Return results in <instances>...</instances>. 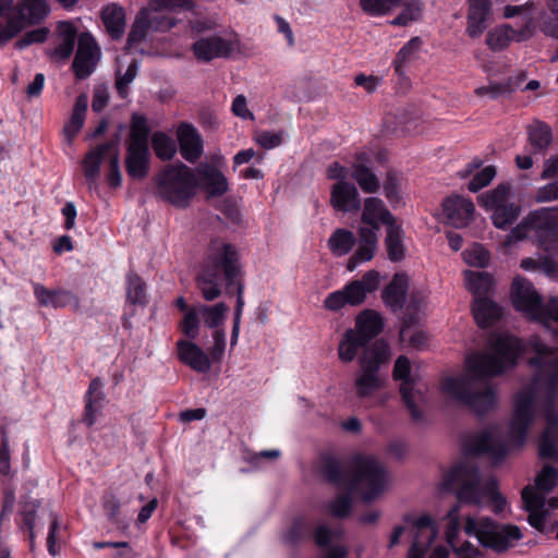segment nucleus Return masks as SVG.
I'll return each instance as SVG.
<instances>
[{
    "instance_id": "obj_52",
    "label": "nucleus",
    "mask_w": 558,
    "mask_h": 558,
    "mask_svg": "<svg viewBox=\"0 0 558 558\" xmlns=\"http://www.w3.org/2000/svg\"><path fill=\"white\" fill-rule=\"evenodd\" d=\"M534 483L538 490L536 494H542L545 497V494L550 493L558 483V470L549 464L544 465Z\"/></svg>"
},
{
    "instance_id": "obj_27",
    "label": "nucleus",
    "mask_w": 558,
    "mask_h": 558,
    "mask_svg": "<svg viewBox=\"0 0 558 558\" xmlns=\"http://www.w3.org/2000/svg\"><path fill=\"white\" fill-rule=\"evenodd\" d=\"M102 386L104 384L99 378H94L85 395V411L82 420L87 426H92L95 423L97 415L104 407L105 393Z\"/></svg>"
},
{
    "instance_id": "obj_32",
    "label": "nucleus",
    "mask_w": 558,
    "mask_h": 558,
    "mask_svg": "<svg viewBox=\"0 0 558 558\" xmlns=\"http://www.w3.org/2000/svg\"><path fill=\"white\" fill-rule=\"evenodd\" d=\"M101 20L112 39L122 37L125 28V13L122 7L117 4L107 5L101 11Z\"/></svg>"
},
{
    "instance_id": "obj_50",
    "label": "nucleus",
    "mask_w": 558,
    "mask_h": 558,
    "mask_svg": "<svg viewBox=\"0 0 558 558\" xmlns=\"http://www.w3.org/2000/svg\"><path fill=\"white\" fill-rule=\"evenodd\" d=\"M421 44V39L414 37L399 50L393 60L395 71L399 76L404 75V65L415 57L416 52L420 50Z\"/></svg>"
},
{
    "instance_id": "obj_54",
    "label": "nucleus",
    "mask_w": 558,
    "mask_h": 558,
    "mask_svg": "<svg viewBox=\"0 0 558 558\" xmlns=\"http://www.w3.org/2000/svg\"><path fill=\"white\" fill-rule=\"evenodd\" d=\"M312 534V524L302 518L293 521L291 527L286 534V542L289 544H296L300 541L307 538Z\"/></svg>"
},
{
    "instance_id": "obj_30",
    "label": "nucleus",
    "mask_w": 558,
    "mask_h": 558,
    "mask_svg": "<svg viewBox=\"0 0 558 558\" xmlns=\"http://www.w3.org/2000/svg\"><path fill=\"white\" fill-rule=\"evenodd\" d=\"M472 452L488 454L495 463H498L507 456L508 446L504 440L495 438L492 434L483 433L475 438Z\"/></svg>"
},
{
    "instance_id": "obj_64",
    "label": "nucleus",
    "mask_w": 558,
    "mask_h": 558,
    "mask_svg": "<svg viewBox=\"0 0 558 558\" xmlns=\"http://www.w3.org/2000/svg\"><path fill=\"white\" fill-rule=\"evenodd\" d=\"M535 199L537 203L553 202L558 199V179L539 187Z\"/></svg>"
},
{
    "instance_id": "obj_1",
    "label": "nucleus",
    "mask_w": 558,
    "mask_h": 558,
    "mask_svg": "<svg viewBox=\"0 0 558 558\" xmlns=\"http://www.w3.org/2000/svg\"><path fill=\"white\" fill-rule=\"evenodd\" d=\"M535 356L529 364L536 368L530 388L517 393L514 411L510 421L508 438L512 445L523 446L527 430L534 421V408L537 404L539 412L547 422L538 442V454L542 459H551L558 462V448L556 446L558 429V353L534 340L532 343Z\"/></svg>"
},
{
    "instance_id": "obj_7",
    "label": "nucleus",
    "mask_w": 558,
    "mask_h": 558,
    "mask_svg": "<svg viewBox=\"0 0 558 558\" xmlns=\"http://www.w3.org/2000/svg\"><path fill=\"white\" fill-rule=\"evenodd\" d=\"M390 347L385 340H377L374 347L365 350L359 357V371L353 383L355 397L369 400L375 397L386 384V377L380 368L390 360Z\"/></svg>"
},
{
    "instance_id": "obj_13",
    "label": "nucleus",
    "mask_w": 558,
    "mask_h": 558,
    "mask_svg": "<svg viewBox=\"0 0 558 558\" xmlns=\"http://www.w3.org/2000/svg\"><path fill=\"white\" fill-rule=\"evenodd\" d=\"M410 373L411 363L409 359L404 355L399 356L395 363L392 376L396 380H402L400 384L402 401L409 410L412 421L420 423L424 420L421 405L426 402V396L424 390L416 386Z\"/></svg>"
},
{
    "instance_id": "obj_16",
    "label": "nucleus",
    "mask_w": 558,
    "mask_h": 558,
    "mask_svg": "<svg viewBox=\"0 0 558 558\" xmlns=\"http://www.w3.org/2000/svg\"><path fill=\"white\" fill-rule=\"evenodd\" d=\"M233 50V44L220 36L202 37L192 45L195 58L202 62H209L217 58H229Z\"/></svg>"
},
{
    "instance_id": "obj_25",
    "label": "nucleus",
    "mask_w": 558,
    "mask_h": 558,
    "mask_svg": "<svg viewBox=\"0 0 558 558\" xmlns=\"http://www.w3.org/2000/svg\"><path fill=\"white\" fill-rule=\"evenodd\" d=\"M14 10L17 15L12 19L20 20L23 27L39 24L50 12L47 0H20Z\"/></svg>"
},
{
    "instance_id": "obj_31",
    "label": "nucleus",
    "mask_w": 558,
    "mask_h": 558,
    "mask_svg": "<svg viewBox=\"0 0 558 558\" xmlns=\"http://www.w3.org/2000/svg\"><path fill=\"white\" fill-rule=\"evenodd\" d=\"M472 313L477 325L481 328H486L500 318L501 308L497 303L487 298H475Z\"/></svg>"
},
{
    "instance_id": "obj_9",
    "label": "nucleus",
    "mask_w": 558,
    "mask_h": 558,
    "mask_svg": "<svg viewBox=\"0 0 558 558\" xmlns=\"http://www.w3.org/2000/svg\"><path fill=\"white\" fill-rule=\"evenodd\" d=\"M511 300L517 311L531 318L543 322L548 327L556 324L555 331L558 333V298H553L545 304L531 281L515 277L511 286Z\"/></svg>"
},
{
    "instance_id": "obj_39",
    "label": "nucleus",
    "mask_w": 558,
    "mask_h": 558,
    "mask_svg": "<svg viewBox=\"0 0 558 558\" xmlns=\"http://www.w3.org/2000/svg\"><path fill=\"white\" fill-rule=\"evenodd\" d=\"M392 5L403 7L402 12L391 22L392 25L407 26L422 15V0H391Z\"/></svg>"
},
{
    "instance_id": "obj_3",
    "label": "nucleus",
    "mask_w": 558,
    "mask_h": 558,
    "mask_svg": "<svg viewBox=\"0 0 558 558\" xmlns=\"http://www.w3.org/2000/svg\"><path fill=\"white\" fill-rule=\"evenodd\" d=\"M322 474L328 483L337 487L352 490L357 485H363L365 492L362 499L365 502L378 497L387 484L386 469L373 456L356 454L347 463L333 457H325L322 461Z\"/></svg>"
},
{
    "instance_id": "obj_63",
    "label": "nucleus",
    "mask_w": 558,
    "mask_h": 558,
    "mask_svg": "<svg viewBox=\"0 0 558 558\" xmlns=\"http://www.w3.org/2000/svg\"><path fill=\"white\" fill-rule=\"evenodd\" d=\"M23 29V24L20 20L9 19L4 26L0 28V47L7 45Z\"/></svg>"
},
{
    "instance_id": "obj_24",
    "label": "nucleus",
    "mask_w": 558,
    "mask_h": 558,
    "mask_svg": "<svg viewBox=\"0 0 558 558\" xmlns=\"http://www.w3.org/2000/svg\"><path fill=\"white\" fill-rule=\"evenodd\" d=\"M521 498L524 509L529 512V523L536 530L543 531L546 519L545 497L536 494L534 487L527 485L522 489Z\"/></svg>"
},
{
    "instance_id": "obj_46",
    "label": "nucleus",
    "mask_w": 558,
    "mask_h": 558,
    "mask_svg": "<svg viewBox=\"0 0 558 558\" xmlns=\"http://www.w3.org/2000/svg\"><path fill=\"white\" fill-rule=\"evenodd\" d=\"M402 177L395 170H389L384 182L386 198L393 208L402 206L403 199L400 193Z\"/></svg>"
},
{
    "instance_id": "obj_33",
    "label": "nucleus",
    "mask_w": 558,
    "mask_h": 558,
    "mask_svg": "<svg viewBox=\"0 0 558 558\" xmlns=\"http://www.w3.org/2000/svg\"><path fill=\"white\" fill-rule=\"evenodd\" d=\"M529 144L531 153L544 155L553 142V133L549 125L535 121L527 126Z\"/></svg>"
},
{
    "instance_id": "obj_59",
    "label": "nucleus",
    "mask_w": 558,
    "mask_h": 558,
    "mask_svg": "<svg viewBox=\"0 0 558 558\" xmlns=\"http://www.w3.org/2000/svg\"><path fill=\"white\" fill-rule=\"evenodd\" d=\"M49 35L47 27H39L25 33L20 39L14 43L16 49H24L32 44H40L46 41Z\"/></svg>"
},
{
    "instance_id": "obj_18",
    "label": "nucleus",
    "mask_w": 558,
    "mask_h": 558,
    "mask_svg": "<svg viewBox=\"0 0 558 558\" xmlns=\"http://www.w3.org/2000/svg\"><path fill=\"white\" fill-rule=\"evenodd\" d=\"M372 159L367 153H359L350 166L351 178L355 180L364 193L374 194L380 187L379 178L372 167Z\"/></svg>"
},
{
    "instance_id": "obj_44",
    "label": "nucleus",
    "mask_w": 558,
    "mask_h": 558,
    "mask_svg": "<svg viewBox=\"0 0 558 558\" xmlns=\"http://www.w3.org/2000/svg\"><path fill=\"white\" fill-rule=\"evenodd\" d=\"M464 275L468 289L476 295V298H482V295L490 291L494 280L488 272L468 270Z\"/></svg>"
},
{
    "instance_id": "obj_40",
    "label": "nucleus",
    "mask_w": 558,
    "mask_h": 558,
    "mask_svg": "<svg viewBox=\"0 0 558 558\" xmlns=\"http://www.w3.org/2000/svg\"><path fill=\"white\" fill-rule=\"evenodd\" d=\"M126 301L132 305L144 306L147 303L146 283L134 271L126 275Z\"/></svg>"
},
{
    "instance_id": "obj_20",
    "label": "nucleus",
    "mask_w": 558,
    "mask_h": 558,
    "mask_svg": "<svg viewBox=\"0 0 558 558\" xmlns=\"http://www.w3.org/2000/svg\"><path fill=\"white\" fill-rule=\"evenodd\" d=\"M195 173L198 175V186L201 185L209 197L222 196L228 192V180L216 167L208 163L201 165Z\"/></svg>"
},
{
    "instance_id": "obj_29",
    "label": "nucleus",
    "mask_w": 558,
    "mask_h": 558,
    "mask_svg": "<svg viewBox=\"0 0 558 558\" xmlns=\"http://www.w3.org/2000/svg\"><path fill=\"white\" fill-rule=\"evenodd\" d=\"M362 221L368 226H374L375 229H379L378 222L388 226L395 222L396 218L386 208L385 203L380 198L368 197L364 202Z\"/></svg>"
},
{
    "instance_id": "obj_37",
    "label": "nucleus",
    "mask_w": 558,
    "mask_h": 558,
    "mask_svg": "<svg viewBox=\"0 0 558 558\" xmlns=\"http://www.w3.org/2000/svg\"><path fill=\"white\" fill-rule=\"evenodd\" d=\"M150 128L147 118L141 113H133L130 125V141L128 146L148 147Z\"/></svg>"
},
{
    "instance_id": "obj_19",
    "label": "nucleus",
    "mask_w": 558,
    "mask_h": 558,
    "mask_svg": "<svg viewBox=\"0 0 558 558\" xmlns=\"http://www.w3.org/2000/svg\"><path fill=\"white\" fill-rule=\"evenodd\" d=\"M179 360L197 373H207L211 367V360L199 345L190 340L177 342Z\"/></svg>"
},
{
    "instance_id": "obj_45",
    "label": "nucleus",
    "mask_w": 558,
    "mask_h": 558,
    "mask_svg": "<svg viewBox=\"0 0 558 558\" xmlns=\"http://www.w3.org/2000/svg\"><path fill=\"white\" fill-rule=\"evenodd\" d=\"M510 195V185L506 183H501L497 185L493 191L481 194L478 196V203L481 206L493 209L499 206H504L508 204V198Z\"/></svg>"
},
{
    "instance_id": "obj_55",
    "label": "nucleus",
    "mask_w": 558,
    "mask_h": 558,
    "mask_svg": "<svg viewBox=\"0 0 558 558\" xmlns=\"http://www.w3.org/2000/svg\"><path fill=\"white\" fill-rule=\"evenodd\" d=\"M462 255L465 263L473 267L484 268L489 263V253L481 244H473L470 248L465 250Z\"/></svg>"
},
{
    "instance_id": "obj_53",
    "label": "nucleus",
    "mask_w": 558,
    "mask_h": 558,
    "mask_svg": "<svg viewBox=\"0 0 558 558\" xmlns=\"http://www.w3.org/2000/svg\"><path fill=\"white\" fill-rule=\"evenodd\" d=\"M201 317L197 306H192L183 316L180 323V330L186 337L185 340L193 341L199 335Z\"/></svg>"
},
{
    "instance_id": "obj_15",
    "label": "nucleus",
    "mask_w": 558,
    "mask_h": 558,
    "mask_svg": "<svg viewBox=\"0 0 558 558\" xmlns=\"http://www.w3.org/2000/svg\"><path fill=\"white\" fill-rule=\"evenodd\" d=\"M101 50L90 33H82L77 39V50L72 60V71L76 78L84 80L90 76L100 60Z\"/></svg>"
},
{
    "instance_id": "obj_23",
    "label": "nucleus",
    "mask_w": 558,
    "mask_h": 558,
    "mask_svg": "<svg viewBox=\"0 0 558 558\" xmlns=\"http://www.w3.org/2000/svg\"><path fill=\"white\" fill-rule=\"evenodd\" d=\"M178 142L181 156L189 162H195L203 154V142L197 130L189 123L178 129Z\"/></svg>"
},
{
    "instance_id": "obj_61",
    "label": "nucleus",
    "mask_w": 558,
    "mask_h": 558,
    "mask_svg": "<svg viewBox=\"0 0 558 558\" xmlns=\"http://www.w3.org/2000/svg\"><path fill=\"white\" fill-rule=\"evenodd\" d=\"M352 507L351 496L349 494L339 495L328 504L329 512L336 518L349 515Z\"/></svg>"
},
{
    "instance_id": "obj_5",
    "label": "nucleus",
    "mask_w": 558,
    "mask_h": 558,
    "mask_svg": "<svg viewBox=\"0 0 558 558\" xmlns=\"http://www.w3.org/2000/svg\"><path fill=\"white\" fill-rule=\"evenodd\" d=\"M444 486L454 490L459 502L463 504L477 506L488 497L495 513L502 512L507 505L506 499L498 493L497 481L490 478L484 482L478 468L470 461L454 465L444 476Z\"/></svg>"
},
{
    "instance_id": "obj_56",
    "label": "nucleus",
    "mask_w": 558,
    "mask_h": 558,
    "mask_svg": "<svg viewBox=\"0 0 558 558\" xmlns=\"http://www.w3.org/2000/svg\"><path fill=\"white\" fill-rule=\"evenodd\" d=\"M213 344L208 347V355L213 363H220L223 359L227 339L225 329H217L213 331Z\"/></svg>"
},
{
    "instance_id": "obj_34",
    "label": "nucleus",
    "mask_w": 558,
    "mask_h": 558,
    "mask_svg": "<svg viewBox=\"0 0 558 558\" xmlns=\"http://www.w3.org/2000/svg\"><path fill=\"white\" fill-rule=\"evenodd\" d=\"M386 227L387 234L385 245L388 258L393 263L400 262L405 256V247L403 244L404 231L396 221Z\"/></svg>"
},
{
    "instance_id": "obj_51",
    "label": "nucleus",
    "mask_w": 558,
    "mask_h": 558,
    "mask_svg": "<svg viewBox=\"0 0 558 558\" xmlns=\"http://www.w3.org/2000/svg\"><path fill=\"white\" fill-rule=\"evenodd\" d=\"M493 223L498 229H506L514 223L520 214V208L513 204H507L493 208Z\"/></svg>"
},
{
    "instance_id": "obj_17",
    "label": "nucleus",
    "mask_w": 558,
    "mask_h": 558,
    "mask_svg": "<svg viewBox=\"0 0 558 558\" xmlns=\"http://www.w3.org/2000/svg\"><path fill=\"white\" fill-rule=\"evenodd\" d=\"M442 210L450 225L456 228H464L472 220L475 207L471 199L451 195L444 199Z\"/></svg>"
},
{
    "instance_id": "obj_47",
    "label": "nucleus",
    "mask_w": 558,
    "mask_h": 558,
    "mask_svg": "<svg viewBox=\"0 0 558 558\" xmlns=\"http://www.w3.org/2000/svg\"><path fill=\"white\" fill-rule=\"evenodd\" d=\"M513 34L514 28L509 24H504L488 32L486 44L490 49L500 51L508 47V45L512 41L511 37Z\"/></svg>"
},
{
    "instance_id": "obj_62",
    "label": "nucleus",
    "mask_w": 558,
    "mask_h": 558,
    "mask_svg": "<svg viewBox=\"0 0 558 558\" xmlns=\"http://www.w3.org/2000/svg\"><path fill=\"white\" fill-rule=\"evenodd\" d=\"M375 248V246L359 243L357 250L348 260V270L353 271L359 264L371 260L374 256Z\"/></svg>"
},
{
    "instance_id": "obj_10",
    "label": "nucleus",
    "mask_w": 558,
    "mask_h": 558,
    "mask_svg": "<svg viewBox=\"0 0 558 558\" xmlns=\"http://www.w3.org/2000/svg\"><path fill=\"white\" fill-rule=\"evenodd\" d=\"M466 535H475L480 544L496 553H504L522 538V533L517 525L498 524L489 518L477 521L468 517L463 527Z\"/></svg>"
},
{
    "instance_id": "obj_22",
    "label": "nucleus",
    "mask_w": 558,
    "mask_h": 558,
    "mask_svg": "<svg viewBox=\"0 0 558 558\" xmlns=\"http://www.w3.org/2000/svg\"><path fill=\"white\" fill-rule=\"evenodd\" d=\"M466 34L478 38L488 27L490 21V0H469Z\"/></svg>"
},
{
    "instance_id": "obj_35",
    "label": "nucleus",
    "mask_w": 558,
    "mask_h": 558,
    "mask_svg": "<svg viewBox=\"0 0 558 558\" xmlns=\"http://www.w3.org/2000/svg\"><path fill=\"white\" fill-rule=\"evenodd\" d=\"M526 221L537 236H542L558 225V207L535 210L526 217Z\"/></svg>"
},
{
    "instance_id": "obj_21",
    "label": "nucleus",
    "mask_w": 558,
    "mask_h": 558,
    "mask_svg": "<svg viewBox=\"0 0 558 558\" xmlns=\"http://www.w3.org/2000/svg\"><path fill=\"white\" fill-rule=\"evenodd\" d=\"M330 203L339 211L349 213L361 207L360 194L356 186L348 181H339L331 189Z\"/></svg>"
},
{
    "instance_id": "obj_49",
    "label": "nucleus",
    "mask_w": 558,
    "mask_h": 558,
    "mask_svg": "<svg viewBox=\"0 0 558 558\" xmlns=\"http://www.w3.org/2000/svg\"><path fill=\"white\" fill-rule=\"evenodd\" d=\"M149 29H150V27H149L148 13L145 11H142L136 16V19L131 27V31L129 33L128 40H126V48L132 49L136 45L142 43L145 39Z\"/></svg>"
},
{
    "instance_id": "obj_2",
    "label": "nucleus",
    "mask_w": 558,
    "mask_h": 558,
    "mask_svg": "<svg viewBox=\"0 0 558 558\" xmlns=\"http://www.w3.org/2000/svg\"><path fill=\"white\" fill-rule=\"evenodd\" d=\"M523 351L524 344L519 338L498 335L490 343V352H473L466 357L469 374L445 378L441 389L477 415H483L496 404L494 388L487 379L513 366Z\"/></svg>"
},
{
    "instance_id": "obj_6",
    "label": "nucleus",
    "mask_w": 558,
    "mask_h": 558,
    "mask_svg": "<svg viewBox=\"0 0 558 558\" xmlns=\"http://www.w3.org/2000/svg\"><path fill=\"white\" fill-rule=\"evenodd\" d=\"M157 196L177 208H186L196 194L195 171L182 162L166 166L156 175Z\"/></svg>"
},
{
    "instance_id": "obj_43",
    "label": "nucleus",
    "mask_w": 558,
    "mask_h": 558,
    "mask_svg": "<svg viewBox=\"0 0 558 558\" xmlns=\"http://www.w3.org/2000/svg\"><path fill=\"white\" fill-rule=\"evenodd\" d=\"M151 146L160 160H170L177 153L175 141L165 132L157 131L151 136Z\"/></svg>"
},
{
    "instance_id": "obj_38",
    "label": "nucleus",
    "mask_w": 558,
    "mask_h": 558,
    "mask_svg": "<svg viewBox=\"0 0 558 558\" xmlns=\"http://www.w3.org/2000/svg\"><path fill=\"white\" fill-rule=\"evenodd\" d=\"M57 45L48 51L49 57L57 62H64L70 58V21L58 24Z\"/></svg>"
},
{
    "instance_id": "obj_58",
    "label": "nucleus",
    "mask_w": 558,
    "mask_h": 558,
    "mask_svg": "<svg viewBox=\"0 0 558 558\" xmlns=\"http://www.w3.org/2000/svg\"><path fill=\"white\" fill-rule=\"evenodd\" d=\"M496 168L494 166H487L478 171L468 183L469 191L476 193L483 187L487 186L493 179L496 177Z\"/></svg>"
},
{
    "instance_id": "obj_60",
    "label": "nucleus",
    "mask_w": 558,
    "mask_h": 558,
    "mask_svg": "<svg viewBox=\"0 0 558 558\" xmlns=\"http://www.w3.org/2000/svg\"><path fill=\"white\" fill-rule=\"evenodd\" d=\"M138 72V62L133 60L125 73L117 78L116 87L120 97L125 98L129 94V85L134 81Z\"/></svg>"
},
{
    "instance_id": "obj_42",
    "label": "nucleus",
    "mask_w": 558,
    "mask_h": 558,
    "mask_svg": "<svg viewBox=\"0 0 558 558\" xmlns=\"http://www.w3.org/2000/svg\"><path fill=\"white\" fill-rule=\"evenodd\" d=\"M355 244L353 232L347 229H337L328 240L330 251L337 256L348 254Z\"/></svg>"
},
{
    "instance_id": "obj_36",
    "label": "nucleus",
    "mask_w": 558,
    "mask_h": 558,
    "mask_svg": "<svg viewBox=\"0 0 558 558\" xmlns=\"http://www.w3.org/2000/svg\"><path fill=\"white\" fill-rule=\"evenodd\" d=\"M197 310L199 312V317L203 320L204 325L210 329L216 330L222 329L221 326L226 319V315L229 311V307L226 303L219 302L214 305H198Z\"/></svg>"
},
{
    "instance_id": "obj_48",
    "label": "nucleus",
    "mask_w": 558,
    "mask_h": 558,
    "mask_svg": "<svg viewBox=\"0 0 558 558\" xmlns=\"http://www.w3.org/2000/svg\"><path fill=\"white\" fill-rule=\"evenodd\" d=\"M517 88V84L512 78L504 82H490L487 86L477 87L474 93L478 97L487 96L490 99H497L500 96L509 95Z\"/></svg>"
},
{
    "instance_id": "obj_26",
    "label": "nucleus",
    "mask_w": 558,
    "mask_h": 558,
    "mask_svg": "<svg viewBox=\"0 0 558 558\" xmlns=\"http://www.w3.org/2000/svg\"><path fill=\"white\" fill-rule=\"evenodd\" d=\"M409 279L407 275L396 274L390 283L383 290L381 299L392 311L403 308L407 300Z\"/></svg>"
},
{
    "instance_id": "obj_11",
    "label": "nucleus",
    "mask_w": 558,
    "mask_h": 558,
    "mask_svg": "<svg viewBox=\"0 0 558 558\" xmlns=\"http://www.w3.org/2000/svg\"><path fill=\"white\" fill-rule=\"evenodd\" d=\"M379 286V272L369 270L360 280H354L343 289L330 293L324 304L330 311H339L345 305L357 306L362 304L366 295L375 291Z\"/></svg>"
},
{
    "instance_id": "obj_14",
    "label": "nucleus",
    "mask_w": 558,
    "mask_h": 558,
    "mask_svg": "<svg viewBox=\"0 0 558 558\" xmlns=\"http://www.w3.org/2000/svg\"><path fill=\"white\" fill-rule=\"evenodd\" d=\"M25 510L31 513V521L34 522V534H36V530H39L46 523L49 525L47 549L51 556H57L59 554V549L56 544V532L59 529L57 515L48 507L44 506L41 501L31 499L29 497H23L19 513L22 517V524L20 525V529L24 533H27L24 514Z\"/></svg>"
},
{
    "instance_id": "obj_57",
    "label": "nucleus",
    "mask_w": 558,
    "mask_h": 558,
    "mask_svg": "<svg viewBox=\"0 0 558 558\" xmlns=\"http://www.w3.org/2000/svg\"><path fill=\"white\" fill-rule=\"evenodd\" d=\"M413 527L416 530L415 534L421 533V539L428 541V543H433L438 533L434 520L428 514L418 517L413 522Z\"/></svg>"
},
{
    "instance_id": "obj_8",
    "label": "nucleus",
    "mask_w": 558,
    "mask_h": 558,
    "mask_svg": "<svg viewBox=\"0 0 558 558\" xmlns=\"http://www.w3.org/2000/svg\"><path fill=\"white\" fill-rule=\"evenodd\" d=\"M384 324L378 313L372 310H365L355 320V327L350 328L342 335L338 345V357L342 363H351L360 351L375 345L378 339H375L383 330Z\"/></svg>"
},
{
    "instance_id": "obj_28",
    "label": "nucleus",
    "mask_w": 558,
    "mask_h": 558,
    "mask_svg": "<svg viewBox=\"0 0 558 558\" xmlns=\"http://www.w3.org/2000/svg\"><path fill=\"white\" fill-rule=\"evenodd\" d=\"M125 168L132 179L146 178L149 170V148L126 146Z\"/></svg>"
},
{
    "instance_id": "obj_4",
    "label": "nucleus",
    "mask_w": 558,
    "mask_h": 558,
    "mask_svg": "<svg viewBox=\"0 0 558 558\" xmlns=\"http://www.w3.org/2000/svg\"><path fill=\"white\" fill-rule=\"evenodd\" d=\"M240 255L234 245L215 239L203 262L196 284L206 301H214L221 294V284L226 283L227 293H232L233 283L242 279Z\"/></svg>"
},
{
    "instance_id": "obj_41",
    "label": "nucleus",
    "mask_w": 558,
    "mask_h": 558,
    "mask_svg": "<svg viewBox=\"0 0 558 558\" xmlns=\"http://www.w3.org/2000/svg\"><path fill=\"white\" fill-rule=\"evenodd\" d=\"M35 295L43 306L64 307L70 302V294L65 291L49 290L43 284L34 286Z\"/></svg>"
},
{
    "instance_id": "obj_12",
    "label": "nucleus",
    "mask_w": 558,
    "mask_h": 558,
    "mask_svg": "<svg viewBox=\"0 0 558 558\" xmlns=\"http://www.w3.org/2000/svg\"><path fill=\"white\" fill-rule=\"evenodd\" d=\"M106 163L108 166V173L106 177L107 183L111 187L121 185L122 177L120 171L119 158V137L104 143L90 151L84 161L85 174L88 178H94L99 172V166Z\"/></svg>"
}]
</instances>
